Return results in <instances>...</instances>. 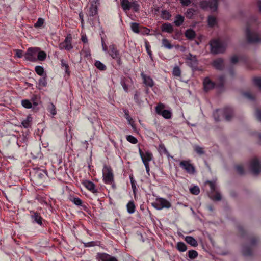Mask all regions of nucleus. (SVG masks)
I'll return each mask as SVG.
<instances>
[{
	"label": "nucleus",
	"instance_id": "nucleus-40",
	"mask_svg": "<svg viewBox=\"0 0 261 261\" xmlns=\"http://www.w3.org/2000/svg\"><path fill=\"white\" fill-rule=\"evenodd\" d=\"M243 254L245 256H250L252 254L251 249L249 247L244 246L243 248Z\"/></svg>",
	"mask_w": 261,
	"mask_h": 261
},
{
	"label": "nucleus",
	"instance_id": "nucleus-61",
	"mask_svg": "<svg viewBox=\"0 0 261 261\" xmlns=\"http://www.w3.org/2000/svg\"><path fill=\"white\" fill-rule=\"evenodd\" d=\"M145 47H146V51L148 54V55L149 56V57L150 58L151 60H153L152 59V54H151V51L149 49V46L147 44V43H146V45H145Z\"/></svg>",
	"mask_w": 261,
	"mask_h": 261
},
{
	"label": "nucleus",
	"instance_id": "nucleus-28",
	"mask_svg": "<svg viewBox=\"0 0 261 261\" xmlns=\"http://www.w3.org/2000/svg\"><path fill=\"white\" fill-rule=\"evenodd\" d=\"M129 82V80L126 77H122L121 79V85L122 86L124 90L128 92V87L127 86V83Z\"/></svg>",
	"mask_w": 261,
	"mask_h": 261
},
{
	"label": "nucleus",
	"instance_id": "nucleus-49",
	"mask_svg": "<svg viewBox=\"0 0 261 261\" xmlns=\"http://www.w3.org/2000/svg\"><path fill=\"white\" fill-rule=\"evenodd\" d=\"M44 22V20L42 18H39L37 22L34 24V27L36 28H40L42 26Z\"/></svg>",
	"mask_w": 261,
	"mask_h": 261
},
{
	"label": "nucleus",
	"instance_id": "nucleus-64",
	"mask_svg": "<svg viewBox=\"0 0 261 261\" xmlns=\"http://www.w3.org/2000/svg\"><path fill=\"white\" fill-rule=\"evenodd\" d=\"M231 62L232 64H236L238 61V58L237 56H233L231 58Z\"/></svg>",
	"mask_w": 261,
	"mask_h": 261
},
{
	"label": "nucleus",
	"instance_id": "nucleus-10",
	"mask_svg": "<svg viewBox=\"0 0 261 261\" xmlns=\"http://www.w3.org/2000/svg\"><path fill=\"white\" fill-rule=\"evenodd\" d=\"M179 165L189 174H193L195 172L194 167L190 163L189 161H182L180 162Z\"/></svg>",
	"mask_w": 261,
	"mask_h": 261
},
{
	"label": "nucleus",
	"instance_id": "nucleus-9",
	"mask_svg": "<svg viewBox=\"0 0 261 261\" xmlns=\"http://www.w3.org/2000/svg\"><path fill=\"white\" fill-rule=\"evenodd\" d=\"M250 168L254 175H257L261 171V164L258 159L255 158L251 160Z\"/></svg>",
	"mask_w": 261,
	"mask_h": 261
},
{
	"label": "nucleus",
	"instance_id": "nucleus-2",
	"mask_svg": "<svg viewBox=\"0 0 261 261\" xmlns=\"http://www.w3.org/2000/svg\"><path fill=\"white\" fill-rule=\"evenodd\" d=\"M211 52L214 54L223 53L226 48V44L225 42L219 40L213 39L210 41Z\"/></svg>",
	"mask_w": 261,
	"mask_h": 261
},
{
	"label": "nucleus",
	"instance_id": "nucleus-11",
	"mask_svg": "<svg viewBox=\"0 0 261 261\" xmlns=\"http://www.w3.org/2000/svg\"><path fill=\"white\" fill-rule=\"evenodd\" d=\"M110 55L114 59L116 60L119 65L121 64V56L119 51L117 50L115 45L110 46Z\"/></svg>",
	"mask_w": 261,
	"mask_h": 261
},
{
	"label": "nucleus",
	"instance_id": "nucleus-35",
	"mask_svg": "<svg viewBox=\"0 0 261 261\" xmlns=\"http://www.w3.org/2000/svg\"><path fill=\"white\" fill-rule=\"evenodd\" d=\"M94 64L96 67L100 70L106 69V66L99 61H96Z\"/></svg>",
	"mask_w": 261,
	"mask_h": 261
},
{
	"label": "nucleus",
	"instance_id": "nucleus-54",
	"mask_svg": "<svg viewBox=\"0 0 261 261\" xmlns=\"http://www.w3.org/2000/svg\"><path fill=\"white\" fill-rule=\"evenodd\" d=\"M131 8H133L135 12H137L139 10V5L135 1L131 3Z\"/></svg>",
	"mask_w": 261,
	"mask_h": 261
},
{
	"label": "nucleus",
	"instance_id": "nucleus-36",
	"mask_svg": "<svg viewBox=\"0 0 261 261\" xmlns=\"http://www.w3.org/2000/svg\"><path fill=\"white\" fill-rule=\"evenodd\" d=\"M38 85L40 87H46L47 85L46 75L40 78L38 81Z\"/></svg>",
	"mask_w": 261,
	"mask_h": 261
},
{
	"label": "nucleus",
	"instance_id": "nucleus-53",
	"mask_svg": "<svg viewBox=\"0 0 261 261\" xmlns=\"http://www.w3.org/2000/svg\"><path fill=\"white\" fill-rule=\"evenodd\" d=\"M123 112H124V114H125V118L128 121L129 123L130 124H132V121H133V119L131 118V117L129 116L128 110H127L126 109H125V110H123Z\"/></svg>",
	"mask_w": 261,
	"mask_h": 261
},
{
	"label": "nucleus",
	"instance_id": "nucleus-21",
	"mask_svg": "<svg viewBox=\"0 0 261 261\" xmlns=\"http://www.w3.org/2000/svg\"><path fill=\"white\" fill-rule=\"evenodd\" d=\"M141 76L143 79V83L146 85V86L150 87H152L153 86V81L150 77L147 76L143 73L141 74Z\"/></svg>",
	"mask_w": 261,
	"mask_h": 261
},
{
	"label": "nucleus",
	"instance_id": "nucleus-60",
	"mask_svg": "<svg viewBox=\"0 0 261 261\" xmlns=\"http://www.w3.org/2000/svg\"><path fill=\"white\" fill-rule=\"evenodd\" d=\"M180 3L183 6H188L190 3V0H180Z\"/></svg>",
	"mask_w": 261,
	"mask_h": 261
},
{
	"label": "nucleus",
	"instance_id": "nucleus-27",
	"mask_svg": "<svg viewBox=\"0 0 261 261\" xmlns=\"http://www.w3.org/2000/svg\"><path fill=\"white\" fill-rule=\"evenodd\" d=\"M185 36L189 39H193L195 38L196 34L192 29H188L185 33Z\"/></svg>",
	"mask_w": 261,
	"mask_h": 261
},
{
	"label": "nucleus",
	"instance_id": "nucleus-44",
	"mask_svg": "<svg viewBox=\"0 0 261 261\" xmlns=\"http://www.w3.org/2000/svg\"><path fill=\"white\" fill-rule=\"evenodd\" d=\"M190 192L195 195H197L200 193V189L197 186H194L190 188Z\"/></svg>",
	"mask_w": 261,
	"mask_h": 261
},
{
	"label": "nucleus",
	"instance_id": "nucleus-24",
	"mask_svg": "<svg viewBox=\"0 0 261 261\" xmlns=\"http://www.w3.org/2000/svg\"><path fill=\"white\" fill-rule=\"evenodd\" d=\"M185 241L192 246L196 247L198 245L197 241L191 236H187L185 239Z\"/></svg>",
	"mask_w": 261,
	"mask_h": 261
},
{
	"label": "nucleus",
	"instance_id": "nucleus-58",
	"mask_svg": "<svg viewBox=\"0 0 261 261\" xmlns=\"http://www.w3.org/2000/svg\"><path fill=\"white\" fill-rule=\"evenodd\" d=\"M36 179H42L45 178V175L41 172H38L36 174Z\"/></svg>",
	"mask_w": 261,
	"mask_h": 261
},
{
	"label": "nucleus",
	"instance_id": "nucleus-30",
	"mask_svg": "<svg viewBox=\"0 0 261 261\" xmlns=\"http://www.w3.org/2000/svg\"><path fill=\"white\" fill-rule=\"evenodd\" d=\"M32 121V117L30 116H28L26 119L22 121L21 124L24 128H28L30 125V123Z\"/></svg>",
	"mask_w": 261,
	"mask_h": 261
},
{
	"label": "nucleus",
	"instance_id": "nucleus-26",
	"mask_svg": "<svg viewBox=\"0 0 261 261\" xmlns=\"http://www.w3.org/2000/svg\"><path fill=\"white\" fill-rule=\"evenodd\" d=\"M184 17L181 15H177L175 17V19L174 21V23L177 27L180 26L184 22Z\"/></svg>",
	"mask_w": 261,
	"mask_h": 261
},
{
	"label": "nucleus",
	"instance_id": "nucleus-51",
	"mask_svg": "<svg viewBox=\"0 0 261 261\" xmlns=\"http://www.w3.org/2000/svg\"><path fill=\"white\" fill-rule=\"evenodd\" d=\"M159 148L161 153H164V154H166L168 157L169 156V153L164 145L160 144L159 146Z\"/></svg>",
	"mask_w": 261,
	"mask_h": 261
},
{
	"label": "nucleus",
	"instance_id": "nucleus-15",
	"mask_svg": "<svg viewBox=\"0 0 261 261\" xmlns=\"http://www.w3.org/2000/svg\"><path fill=\"white\" fill-rule=\"evenodd\" d=\"M223 114L225 117V120L229 121L233 116V110L230 107H226L223 110Z\"/></svg>",
	"mask_w": 261,
	"mask_h": 261
},
{
	"label": "nucleus",
	"instance_id": "nucleus-5",
	"mask_svg": "<svg viewBox=\"0 0 261 261\" xmlns=\"http://www.w3.org/2000/svg\"><path fill=\"white\" fill-rule=\"evenodd\" d=\"M139 152L142 161L145 167L146 171L147 173L149 174L150 170L149 162L153 159L152 154L148 151L143 152L140 149H139Z\"/></svg>",
	"mask_w": 261,
	"mask_h": 261
},
{
	"label": "nucleus",
	"instance_id": "nucleus-56",
	"mask_svg": "<svg viewBox=\"0 0 261 261\" xmlns=\"http://www.w3.org/2000/svg\"><path fill=\"white\" fill-rule=\"evenodd\" d=\"M235 168H236V169L237 172L239 174L242 175L244 174V169H243V167L241 165H237V166H236Z\"/></svg>",
	"mask_w": 261,
	"mask_h": 261
},
{
	"label": "nucleus",
	"instance_id": "nucleus-55",
	"mask_svg": "<svg viewBox=\"0 0 261 261\" xmlns=\"http://www.w3.org/2000/svg\"><path fill=\"white\" fill-rule=\"evenodd\" d=\"M72 201L76 205L80 206L82 204V201L81 199L77 197H74L72 199Z\"/></svg>",
	"mask_w": 261,
	"mask_h": 261
},
{
	"label": "nucleus",
	"instance_id": "nucleus-39",
	"mask_svg": "<svg viewBox=\"0 0 261 261\" xmlns=\"http://www.w3.org/2000/svg\"><path fill=\"white\" fill-rule=\"evenodd\" d=\"M172 74L174 76L179 77L181 75V70L180 68L178 66H175L173 69Z\"/></svg>",
	"mask_w": 261,
	"mask_h": 261
},
{
	"label": "nucleus",
	"instance_id": "nucleus-1",
	"mask_svg": "<svg viewBox=\"0 0 261 261\" xmlns=\"http://www.w3.org/2000/svg\"><path fill=\"white\" fill-rule=\"evenodd\" d=\"M245 36L247 41L249 43L256 44L261 43V37L258 33L249 26H247L245 30Z\"/></svg>",
	"mask_w": 261,
	"mask_h": 261
},
{
	"label": "nucleus",
	"instance_id": "nucleus-43",
	"mask_svg": "<svg viewBox=\"0 0 261 261\" xmlns=\"http://www.w3.org/2000/svg\"><path fill=\"white\" fill-rule=\"evenodd\" d=\"M194 12H195V10L192 9V8H189V9H188L186 12L185 13V15L186 16V17H187L188 18H191L194 14Z\"/></svg>",
	"mask_w": 261,
	"mask_h": 261
},
{
	"label": "nucleus",
	"instance_id": "nucleus-17",
	"mask_svg": "<svg viewBox=\"0 0 261 261\" xmlns=\"http://www.w3.org/2000/svg\"><path fill=\"white\" fill-rule=\"evenodd\" d=\"M204 90L205 91H207L211 89H212L215 86V83L213 82L208 77L204 79L203 82Z\"/></svg>",
	"mask_w": 261,
	"mask_h": 261
},
{
	"label": "nucleus",
	"instance_id": "nucleus-42",
	"mask_svg": "<svg viewBox=\"0 0 261 261\" xmlns=\"http://www.w3.org/2000/svg\"><path fill=\"white\" fill-rule=\"evenodd\" d=\"M21 104L25 108L30 109L32 107V103L28 99L22 100L21 101Z\"/></svg>",
	"mask_w": 261,
	"mask_h": 261
},
{
	"label": "nucleus",
	"instance_id": "nucleus-14",
	"mask_svg": "<svg viewBox=\"0 0 261 261\" xmlns=\"http://www.w3.org/2000/svg\"><path fill=\"white\" fill-rule=\"evenodd\" d=\"M97 257L101 261H118L115 257L112 256L105 253H98Z\"/></svg>",
	"mask_w": 261,
	"mask_h": 261
},
{
	"label": "nucleus",
	"instance_id": "nucleus-48",
	"mask_svg": "<svg viewBox=\"0 0 261 261\" xmlns=\"http://www.w3.org/2000/svg\"><path fill=\"white\" fill-rule=\"evenodd\" d=\"M139 25L138 23L135 22L131 23V29L134 32L138 33L139 32Z\"/></svg>",
	"mask_w": 261,
	"mask_h": 261
},
{
	"label": "nucleus",
	"instance_id": "nucleus-3",
	"mask_svg": "<svg viewBox=\"0 0 261 261\" xmlns=\"http://www.w3.org/2000/svg\"><path fill=\"white\" fill-rule=\"evenodd\" d=\"M223 1L224 0H205L200 2L199 5L200 8L203 9L209 8L212 11L215 12L217 10L219 3Z\"/></svg>",
	"mask_w": 261,
	"mask_h": 261
},
{
	"label": "nucleus",
	"instance_id": "nucleus-41",
	"mask_svg": "<svg viewBox=\"0 0 261 261\" xmlns=\"http://www.w3.org/2000/svg\"><path fill=\"white\" fill-rule=\"evenodd\" d=\"M46 57V53L43 51H39L37 55V59L39 61H44Z\"/></svg>",
	"mask_w": 261,
	"mask_h": 261
},
{
	"label": "nucleus",
	"instance_id": "nucleus-19",
	"mask_svg": "<svg viewBox=\"0 0 261 261\" xmlns=\"http://www.w3.org/2000/svg\"><path fill=\"white\" fill-rule=\"evenodd\" d=\"M84 186L89 190L93 193L97 192V190L95 189V186L92 182L89 180H85L83 182Z\"/></svg>",
	"mask_w": 261,
	"mask_h": 261
},
{
	"label": "nucleus",
	"instance_id": "nucleus-45",
	"mask_svg": "<svg viewBox=\"0 0 261 261\" xmlns=\"http://www.w3.org/2000/svg\"><path fill=\"white\" fill-rule=\"evenodd\" d=\"M216 23V19L215 17L210 16L208 17V24L210 27L214 26Z\"/></svg>",
	"mask_w": 261,
	"mask_h": 261
},
{
	"label": "nucleus",
	"instance_id": "nucleus-23",
	"mask_svg": "<svg viewBox=\"0 0 261 261\" xmlns=\"http://www.w3.org/2000/svg\"><path fill=\"white\" fill-rule=\"evenodd\" d=\"M187 60L189 61H188V63L192 67H195L197 64V61L196 57L193 56L190 54L187 56Z\"/></svg>",
	"mask_w": 261,
	"mask_h": 261
},
{
	"label": "nucleus",
	"instance_id": "nucleus-6",
	"mask_svg": "<svg viewBox=\"0 0 261 261\" xmlns=\"http://www.w3.org/2000/svg\"><path fill=\"white\" fill-rule=\"evenodd\" d=\"M206 183L208 184L210 187L211 192L209 196L213 200L215 201H220L221 200V195L220 192L216 190V185L214 181H207Z\"/></svg>",
	"mask_w": 261,
	"mask_h": 261
},
{
	"label": "nucleus",
	"instance_id": "nucleus-47",
	"mask_svg": "<svg viewBox=\"0 0 261 261\" xmlns=\"http://www.w3.org/2000/svg\"><path fill=\"white\" fill-rule=\"evenodd\" d=\"M35 71L37 74L39 75H42L44 73V69L41 66H37L35 67Z\"/></svg>",
	"mask_w": 261,
	"mask_h": 261
},
{
	"label": "nucleus",
	"instance_id": "nucleus-20",
	"mask_svg": "<svg viewBox=\"0 0 261 261\" xmlns=\"http://www.w3.org/2000/svg\"><path fill=\"white\" fill-rule=\"evenodd\" d=\"M98 0H94L91 4L89 9V15L90 16H93L97 13V6L96 3Z\"/></svg>",
	"mask_w": 261,
	"mask_h": 261
},
{
	"label": "nucleus",
	"instance_id": "nucleus-29",
	"mask_svg": "<svg viewBox=\"0 0 261 261\" xmlns=\"http://www.w3.org/2000/svg\"><path fill=\"white\" fill-rule=\"evenodd\" d=\"M127 210L128 213L133 214L135 211V206L134 202L132 201H129L127 204Z\"/></svg>",
	"mask_w": 261,
	"mask_h": 261
},
{
	"label": "nucleus",
	"instance_id": "nucleus-18",
	"mask_svg": "<svg viewBox=\"0 0 261 261\" xmlns=\"http://www.w3.org/2000/svg\"><path fill=\"white\" fill-rule=\"evenodd\" d=\"M213 66L217 70H222L224 68V61L221 58L217 59L214 61Z\"/></svg>",
	"mask_w": 261,
	"mask_h": 261
},
{
	"label": "nucleus",
	"instance_id": "nucleus-32",
	"mask_svg": "<svg viewBox=\"0 0 261 261\" xmlns=\"http://www.w3.org/2000/svg\"><path fill=\"white\" fill-rule=\"evenodd\" d=\"M177 248L180 252H184L187 250V248L186 244L181 242H178L177 244Z\"/></svg>",
	"mask_w": 261,
	"mask_h": 261
},
{
	"label": "nucleus",
	"instance_id": "nucleus-52",
	"mask_svg": "<svg viewBox=\"0 0 261 261\" xmlns=\"http://www.w3.org/2000/svg\"><path fill=\"white\" fill-rule=\"evenodd\" d=\"M126 139L132 144H136L138 142L137 138L132 135L127 136Z\"/></svg>",
	"mask_w": 261,
	"mask_h": 261
},
{
	"label": "nucleus",
	"instance_id": "nucleus-59",
	"mask_svg": "<svg viewBox=\"0 0 261 261\" xmlns=\"http://www.w3.org/2000/svg\"><path fill=\"white\" fill-rule=\"evenodd\" d=\"M15 51L16 52V56L18 58H22L23 56V51L20 49H15Z\"/></svg>",
	"mask_w": 261,
	"mask_h": 261
},
{
	"label": "nucleus",
	"instance_id": "nucleus-13",
	"mask_svg": "<svg viewBox=\"0 0 261 261\" xmlns=\"http://www.w3.org/2000/svg\"><path fill=\"white\" fill-rule=\"evenodd\" d=\"M72 38L70 36H67L65 40L59 44V48L60 49H66L68 50L72 48L73 46L71 44Z\"/></svg>",
	"mask_w": 261,
	"mask_h": 261
},
{
	"label": "nucleus",
	"instance_id": "nucleus-22",
	"mask_svg": "<svg viewBox=\"0 0 261 261\" xmlns=\"http://www.w3.org/2000/svg\"><path fill=\"white\" fill-rule=\"evenodd\" d=\"M161 29L162 31L169 33H171L173 31V25L169 23H165L163 24Z\"/></svg>",
	"mask_w": 261,
	"mask_h": 261
},
{
	"label": "nucleus",
	"instance_id": "nucleus-37",
	"mask_svg": "<svg viewBox=\"0 0 261 261\" xmlns=\"http://www.w3.org/2000/svg\"><path fill=\"white\" fill-rule=\"evenodd\" d=\"M162 44L164 47L169 49L173 47V46L171 44L169 41L165 38L162 40Z\"/></svg>",
	"mask_w": 261,
	"mask_h": 261
},
{
	"label": "nucleus",
	"instance_id": "nucleus-50",
	"mask_svg": "<svg viewBox=\"0 0 261 261\" xmlns=\"http://www.w3.org/2000/svg\"><path fill=\"white\" fill-rule=\"evenodd\" d=\"M134 100L138 105H141L142 100L140 98V93L136 91L134 94Z\"/></svg>",
	"mask_w": 261,
	"mask_h": 261
},
{
	"label": "nucleus",
	"instance_id": "nucleus-38",
	"mask_svg": "<svg viewBox=\"0 0 261 261\" xmlns=\"http://www.w3.org/2000/svg\"><path fill=\"white\" fill-rule=\"evenodd\" d=\"M198 256V253L196 251L191 250L188 252V257L191 259H194L196 258Z\"/></svg>",
	"mask_w": 261,
	"mask_h": 261
},
{
	"label": "nucleus",
	"instance_id": "nucleus-4",
	"mask_svg": "<svg viewBox=\"0 0 261 261\" xmlns=\"http://www.w3.org/2000/svg\"><path fill=\"white\" fill-rule=\"evenodd\" d=\"M103 180L106 184H112L114 182V174L110 166L105 165L102 170Z\"/></svg>",
	"mask_w": 261,
	"mask_h": 261
},
{
	"label": "nucleus",
	"instance_id": "nucleus-16",
	"mask_svg": "<svg viewBox=\"0 0 261 261\" xmlns=\"http://www.w3.org/2000/svg\"><path fill=\"white\" fill-rule=\"evenodd\" d=\"M30 213L31 214V216L33 222L36 223L38 224L41 225L42 224V218L40 214L37 212H35L33 211H32Z\"/></svg>",
	"mask_w": 261,
	"mask_h": 261
},
{
	"label": "nucleus",
	"instance_id": "nucleus-46",
	"mask_svg": "<svg viewBox=\"0 0 261 261\" xmlns=\"http://www.w3.org/2000/svg\"><path fill=\"white\" fill-rule=\"evenodd\" d=\"M194 148V151L199 155H202L204 153L203 148L198 145H195Z\"/></svg>",
	"mask_w": 261,
	"mask_h": 261
},
{
	"label": "nucleus",
	"instance_id": "nucleus-57",
	"mask_svg": "<svg viewBox=\"0 0 261 261\" xmlns=\"http://www.w3.org/2000/svg\"><path fill=\"white\" fill-rule=\"evenodd\" d=\"M254 84L261 89V79L256 77L253 79Z\"/></svg>",
	"mask_w": 261,
	"mask_h": 261
},
{
	"label": "nucleus",
	"instance_id": "nucleus-34",
	"mask_svg": "<svg viewBox=\"0 0 261 261\" xmlns=\"http://www.w3.org/2000/svg\"><path fill=\"white\" fill-rule=\"evenodd\" d=\"M47 110L53 115H55L57 114L55 106L53 103L49 104Z\"/></svg>",
	"mask_w": 261,
	"mask_h": 261
},
{
	"label": "nucleus",
	"instance_id": "nucleus-7",
	"mask_svg": "<svg viewBox=\"0 0 261 261\" xmlns=\"http://www.w3.org/2000/svg\"><path fill=\"white\" fill-rule=\"evenodd\" d=\"M152 206L158 210L164 208H169L171 204L166 199L163 198H157L155 201L151 203Z\"/></svg>",
	"mask_w": 261,
	"mask_h": 261
},
{
	"label": "nucleus",
	"instance_id": "nucleus-33",
	"mask_svg": "<svg viewBox=\"0 0 261 261\" xmlns=\"http://www.w3.org/2000/svg\"><path fill=\"white\" fill-rule=\"evenodd\" d=\"M61 62L62 66L63 67H64V68H65V71L66 72V73H67V74L69 75L70 74V71H69V65H68L67 62L64 59H62L61 60Z\"/></svg>",
	"mask_w": 261,
	"mask_h": 261
},
{
	"label": "nucleus",
	"instance_id": "nucleus-25",
	"mask_svg": "<svg viewBox=\"0 0 261 261\" xmlns=\"http://www.w3.org/2000/svg\"><path fill=\"white\" fill-rule=\"evenodd\" d=\"M131 3L128 0H122L121 5L124 11H128L131 8Z\"/></svg>",
	"mask_w": 261,
	"mask_h": 261
},
{
	"label": "nucleus",
	"instance_id": "nucleus-12",
	"mask_svg": "<svg viewBox=\"0 0 261 261\" xmlns=\"http://www.w3.org/2000/svg\"><path fill=\"white\" fill-rule=\"evenodd\" d=\"M37 50V48H29L24 55L25 59L30 61H35L36 60L35 55Z\"/></svg>",
	"mask_w": 261,
	"mask_h": 261
},
{
	"label": "nucleus",
	"instance_id": "nucleus-31",
	"mask_svg": "<svg viewBox=\"0 0 261 261\" xmlns=\"http://www.w3.org/2000/svg\"><path fill=\"white\" fill-rule=\"evenodd\" d=\"M171 17V14L167 10H162L161 12V17L165 20H169Z\"/></svg>",
	"mask_w": 261,
	"mask_h": 261
},
{
	"label": "nucleus",
	"instance_id": "nucleus-62",
	"mask_svg": "<svg viewBox=\"0 0 261 261\" xmlns=\"http://www.w3.org/2000/svg\"><path fill=\"white\" fill-rule=\"evenodd\" d=\"M213 116H214V119L216 121H220V119H219V111L218 110H216L214 113H213Z\"/></svg>",
	"mask_w": 261,
	"mask_h": 261
},
{
	"label": "nucleus",
	"instance_id": "nucleus-8",
	"mask_svg": "<svg viewBox=\"0 0 261 261\" xmlns=\"http://www.w3.org/2000/svg\"><path fill=\"white\" fill-rule=\"evenodd\" d=\"M165 105L163 103H159L155 107L156 113L160 115H162L166 119H170L171 117V112L167 110H164Z\"/></svg>",
	"mask_w": 261,
	"mask_h": 261
},
{
	"label": "nucleus",
	"instance_id": "nucleus-63",
	"mask_svg": "<svg viewBox=\"0 0 261 261\" xmlns=\"http://www.w3.org/2000/svg\"><path fill=\"white\" fill-rule=\"evenodd\" d=\"M258 241V239L257 238L253 237L251 239L250 243L252 246L255 245Z\"/></svg>",
	"mask_w": 261,
	"mask_h": 261
}]
</instances>
